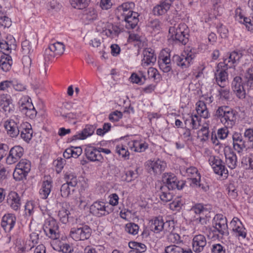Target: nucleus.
<instances>
[{
    "label": "nucleus",
    "mask_w": 253,
    "mask_h": 253,
    "mask_svg": "<svg viewBox=\"0 0 253 253\" xmlns=\"http://www.w3.org/2000/svg\"><path fill=\"white\" fill-rule=\"evenodd\" d=\"M238 113L228 106L218 107L215 112L214 116L219 119L225 128L218 129L217 137L224 139L228 135V128H232L236 124Z\"/></svg>",
    "instance_id": "f257e3e1"
},
{
    "label": "nucleus",
    "mask_w": 253,
    "mask_h": 253,
    "mask_svg": "<svg viewBox=\"0 0 253 253\" xmlns=\"http://www.w3.org/2000/svg\"><path fill=\"white\" fill-rule=\"evenodd\" d=\"M170 38L176 43L186 44L189 41V30L187 26L183 23L175 24L169 28Z\"/></svg>",
    "instance_id": "f03ea898"
},
{
    "label": "nucleus",
    "mask_w": 253,
    "mask_h": 253,
    "mask_svg": "<svg viewBox=\"0 0 253 253\" xmlns=\"http://www.w3.org/2000/svg\"><path fill=\"white\" fill-rule=\"evenodd\" d=\"M31 168V162L27 159H21L17 164L13 173V178L16 181L25 178Z\"/></svg>",
    "instance_id": "7ed1b4c3"
},
{
    "label": "nucleus",
    "mask_w": 253,
    "mask_h": 253,
    "mask_svg": "<svg viewBox=\"0 0 253 253\" xmlns=\"http://www.w3.org/2000/svg\"><path fill=\"white\" fill-rule=\"evenodd\" d=\"M212 224L213 233L217 232L221 236L229 235L227 219L223 215L216 214L213 219Z\"/></svg>",
    "instance_id": "20e7f679"
},
{
    "label": "nucleus",
    "mask_w": 253,
    "mask_h": 253,
    "mask_svg": "<svg viewBox=\"0 0 253 253\" xmlns=\"http://www.w3.org/2000/svg\"><path fill=\"white\" fill-rule=\"evenodd\" d=\"M195 55L190 50L184 51L180 55H174L172 57V62L182 69L188 68L194 58Z\"/></svg>",
    "instance_id": "39448f33"
},
{
    "label": "nucleus",
    "mask_w": 253,
    "mask_h": 253,
    "mask_svg": "<svg viewBox=\"0 0 253 253\" xmlns=\"http://www.w3.org/2000/svg\"><path fill=\"white\" fill-rule=\"evenodd\" d=\"M91 230L87 225L79 228H73L70 231L71 237L76 241L85 240L89 238Z\"/></svg>",
    "instance_id": "423d86ee"
},
{
    "label": "nucleus",
    "mask_w": 253,
    "mask_h": 253,
    "mask_svg": "<svg viewBox=\"0 0 253 253\" xmlns=\"http://www.w3.org/2000/svg\"><path fill=\"white\" fill-rule=\"evenodd\" d=\"M19 108L21 112L31 119H34L37 115L35 110L30 98H22L19 102Z\"/></svg>",
    "instance_id": "0eeeda50"
},
{
    "label": "nucleus",
    "mask_w": 253,
    "mask_h": 253,
    "mask_svg": "<svg viewBox=\"0 0 253 253\" xmlns=\"http://www.w3.org/2000/svg\"><path fill=\"white\" fill-rule=\"evenodd\" d=\"M163 181L165 185L161 187L162 190L166 188L169 190H173L175 188L180 190L185 184L182 181H177V178L173 174H168V176H165L163 178Z\"/></svg>",
    "instance_id": "6e6552de"
},
{
    "label": "nucleus",
    "mask_w": 253,
    "mask_h": 253,
    "mask_svg": "<svg viewBox=\"0 0 253 253\" xmlns=\"http://www.w3.org/2000/svg\"><path fill=\"white\" fill-rule=\"evenodd\" d=\"M90 211L92 214L101 217L108 214L112 210L109 206L103 202L97 201L94 202L90 207Z\"/></svg>",
    "instance_id": "1a4fd4ad"
},
{
    "label": "nucleus",
    "mask_w": 253,
    "mask_h": 253,
    "mask_svg": "<svg viewBox=\"0 0 253 253\" xmlns=\"http://www.w3.org/2000/svg\"><path fill=\"white\" fill-rule=\"evenodd\" d=\"M24 149L20 146L17 145L11 148L6 158L7 164L12 165L17 162L23 155Z\"/></svg>",
    "instance_id": "9d476101"
},
{
    "label": "nucleus",
    "mask_w": 253,
    "mask_h": 253,
    "mask_svg": "<svg viewBox=\"0 0 253 253\" xmlns=\"http://www.w3.org/2000/svg\"><path fill=\"white\" fill-rule=\"evenodd\" d=\"M209 163L212 167L214 172L220 175L227 174L228 170L225 169L223 162L217 157H211Z\"/></svg>",
    "instance_id": "9b49d317"
},
{
    "label": "nucleus",
    "mask_w": 253,
    "mask_h": 253,
    "mask_svg": "<svg viewBox=\"0 0 253 253\" xmlns=\"http://www.w3.org/2000/svg\"><path fill=\"white\" fill-rule=\"evenodd\" d=\"M143 58L141 65L144 66H152L156 61V54L154 50L150 48H145L143 51Z\"/></svg>",
    "instance_id": "f8f14e48"
},
{
    "label": "nucleus",
    "mask_w": 253,
    "mask_h": 253,
    "mask_svg": "<svg viewBox=\"0 0 253 253\" xmlns=\"http://www.w3.org/2000/svg\"><path fill=\"white\" fill-rule=\"evenodd\" d=\"M233 91L239 99H243L246 97V92L242 83V79L240 77L234 78L232 83Z\"/></svg>",
    "instance_id": "ddd939ff"
},
{
    "label": "nucleus",
    "mask_w": 253,
    "mask_h": 253,
    "mask_svg": "<svg viewBox=\"0 0 253 253\" xmlns=\"http://www.w3.org/2000/svg\"><path fill=\"white\" fill-rule=\"evenodd\" d=\"M233 91L239 99H243L246 97V92L242 83V79L240 77L234 78L232 83Z\"/></svg>",
    "instance_id": "4468645a"
},
{
    "label": "nucleus",
    "mask_w": 253,
    "mask_h": 253,
    "mask_svg": "<svg viewBox=\"0 0 253 253\" xmlns=\"http://www.w3.org/2000/svg\"><path fill=\"white\" fill-rule=\"evenodd\" d=\"M149 172L152 171L155 174H159L164 170L166 164L163 161L158 159L156 161H148L147 162Z\"/></svg>",
    "instance_id": "2eb2a0df"
},
{
    "label": "nucleus",
    "mask_w": 253,
    "mask_h": 253,
    "mask_svg": "<svg viewBox=\"0 0 253 253\" xmlns=\"http://www.w3.org/2000/svg\"><path fill=\"white\" fill-rule=\"evenodd\" d=\"M15 216L11 213L5 214L2 218L1 226L6 232H10L16 223Z\"/></svg>",
    "instance_id": "dca6fc26"
},
{
    "label": "nucleus",
    "mask_w": 253,
    "mask_h": 253,
    "mask_svg": "<svg viewBox=\"0 0 253 253\" xmlns=\"http://www.w3.org/2000/svg\"><path fill=\"white\" fill-rule=\"evenodd\" d=\"M174 0H164L153 8V13L156 15H162L166 13L170 8Z\"/></svg>",
    "instance_id": "f3484780"
},
{
    "label": "nucleus",
    "mask_w": 253,
    "mask_h": 253,
    "mask_svg": "<svg viewBox=\"0 0 253 253\" xmlns=\"http://www.w3.org/2000/svg\"><path fill=\"white\" fill-rule=\"evenodd\" d=\"M242 56V55L241 53H239L235 51H233L230 54L228 59H224L223 63L220 62L218 64V67L219 66L222 67V64H224V65L223 66V67H226V69H228V68H231L234 64L236 63L240 60Z\"/></svg>",
    "instance_id": "a211bd4d"
},
{
    "label": "nucleus",
    "mask_w": 253,
    "mask_h": 253,
    "mask_svg": "<svg viewBox=\"0 0 253 253\" xmlns=\"http://www.w3.org/2000/svg\"><path fill=\"white\" fill-rule=\"evenodd\" d=\"M4 126L8 134L12 137L17 136L20 133V126H18L17 123L12 120L6 121Z\"/></svg>",
    "instance_id": "6ab92c4d"
},
{
    "label": "nucleus",
    "mask_w": 253,
    "mask_h": 253,
    "mask_svg": "<svg viewBox=\"0 0 253 253\" xmlns=\"http://www.w3.org/2000/svg\"><path fill=\"white\" fill-rule=\"evenodd\" d=\"M139 14L137 12H131L130 14L123 17L124 20L126 22V27L128 29H132L137 25L139 21Z\"/></svg>",
    "instance_id": "aec40b11"
},
{
    "label": "nucleus",
    "mask_w": 253,
    "mask_h": 253,
    "mask_svg": "<svg viewBox=\"0 0 253 253\" xmlns=\"http://www.w3.org/2000/svg\"><path fill=\"white\" fill-rule=\"evenodd\" d=\"M20 133L21 137L25 141L29 142L32 138L33 130L30 124L23 123L20 126Z\"/></svg>",
    "instance_id": "412c9836"
},
{
    "label": "nucleus",
    "mask_w": 253,
    "mask_h": 253,
    "mask_svg": "<svg viewBox=\"0 0 253 253\" xmlns=\"http://www.w3.org/2000/svg\"><path fill=\"white\" fill-rule=\"evenodd\" d=\"M96 126L93 125H86L81 133L72 136V140L78 139L84 140L87 137L92 135L94 132Z\"/></svg>",
    "instance_id": "4be33fe9"
},
{
    "label": "nucleus",
    "mask_w": 253,
    "mask_h": 253,
    "mask_svg": "<svg viewBox=\"0 0 253 253\" xmlns=\"http://www.w3.org/2000/svg\"><path fill=\"white\" fill-rule=\"evenodd\" d=\"M206 244V237L203 235H196L193 239V249L195 252H202Z\"/></svg>",
    "instance_id": "5701e85b"
},
{
    "label": "nucleus",
    "mask_w": 253,
    "mask_h": 253,
    "mask_svg": "<svg viewBox=\"0 0 253 253\" xmlns=\"http://www.w3.org/2000/svg\"><path fill=\"white\" fill-rule=\"evenodd\" d=\"M7 203L13 210H18L21 205L18 194L16 192L11 191L8 195Z\"/></svg>",
    "instance_id": "b1692460"
},
{
    "label": "nucleus",
    "mask_w": 253,
    "mask_h": 253,
    "mask_svg": "<svg viewBox=\"0 0 253 253\" xmlns=\"http://www.w3.org/2000/svg\"><path fill=\"white\" fill-rule=\"evenodd\" d=\"M50 244L55 251L62 252L63 253H71L73 250L69 244H64L60 240L51 241Z\"/></svg>",
    "instance_id": "393cba45"
},
{
    "label": "nucleus",
    "mask_w": 253,
    "mask_h": 253,
    "mask_svg": "<svg viewBox=\"0 0 253 253\" xmlns=\"http://www.w3.org/2000/svg\"><path fill=\"white\" fill-rule=\"evenodd\" d=\"M13 108L11 100L7 96H0V111H4L7 115L13 111Z\"/></svg>",
    "instance_id": "a878e982"
},
{
    "label": "nucleus",
    "mask_w": 253,
    "mask_h": 253,
    "mask_svg": "<svg viewBox=\"0 0 253 253\" xmlns=\"http://www.w3.org/2000/svg\"><path fill=\"white\" fill-rule=\"evenodd\" d=\"M226 67L221 70H217L215 73L216 82L218 85L221 88H224L227 84L228 74L226 71Z\"/></svg>",
    "instance_id": "bb28decb"
},
{
    "label": "nucleus",
    "mask_w": 253,
    "mask_h": 253,
    "mask_svg": "<svg viewBox=\"0 0 253 253\" xmlns=\"http://www.w3.org/2000/svg\"><path fill=\"white\" fill-rule=\"evenodd\" d=\"M233 145L234 149L238 152H240L243 147H245V141L242 134L239 132H235L232 135Z\"/></svg>",
    "instance_id": "cd10ccee"
},
{
    "label": "nucleus",
    "mask_w": 253,
    "mask_h": 253,
    "mask_svg": "<svg viewBox=\"0 0 253 253\" xmlns=\"http://www.w3.org/2000/svg\"><path fill=\"white\" fill-rule=\"evenodd\" d=\"M151 230L156 233H159L165 228V222L162 217H155L152 220Z\"/></svg>",
    "instance_id": "c85d7f7f"
},
{
    "label": "nucleus",
    "mask_w": 253,
    "mask_h": 253,
    "mask_svg": "<svg viewBox=\"0 0 253 253\" xmlns=\"http://www.w3.org/2000/svg\"><path fill=\"white\" fill-rule=\"evenodd\" d=\"M65 50V45L62 42H56L49 45L48 48L45 50L46 53L49 51L54 53L55 55H62Z\"/></svg>",
    "instance_id": "c756f323"
},
{
    "label": "nucleus",
    "mask_w": 253,
    "mask_h": 253,
    "mask_svg": "<svg viewBox=\"0 0 253 253\" xmlns=\"http://www.w3.org/2000/svg\"><path fill=\"white\" fill-rule=\"evenodd\" d=\"M69 205L66 203L62 204L61 209L59 211L58 215L60 218L61 221L63 223H66L68 221L69 214Z\"/></svg>",
    "instance_id": "7c9ffc66"
},
{
    "label": "nucleus",
    "mask_w": 253,
    "mask_h": 253,
    "mask_svg": "<svg viewBox=\"0 0 253 253\" xmlns=\"http://www.w3.org/2000/svg\"><path fill=\"white\" fill-rule=\"evenodd\" d=\"M135 4L133 2H126L123 3L119 6V10L121 11V14L123 17L130 14L131 12H134L133 9L134 8Z\"/></svg>",
    "instance_id": "2f4dec72"
},
{
    "label": "nucleus",
    "mask_w": 253,
    "mask_h": 253,
    "mask_svg": "<svg viewBox=\"0 0 253 253\" xmlns=\"http://www.w3.org/2000/svg\"><path fill=\"white\" fill-rule=\"evenodd\" d=\"M159 65L161 70L164 73H168L171 70V61L169 56L164 57L162 59H159Z\"/></svg>",
    "instance_id": "473e14b6"
},
{
    "label": "nucleus",
    "mask_w": 253,
    "mask_h": 253,
    "mask_svg": "<svg viewBox=\"0 0 253 253\" xmlns=\"http://www.w3.org/2000/svg\"><path fill=\"white\" fill-rule=\"evenodd\" d=\"M226 163L231 169H234L237 166V158L236 155L233 152L225 153Z\"/></svg>",
    "instance_id": "72a5a7b5"
},
{
    "label": "nucleus",
    "mask_w": 253,
    "mask_h": 253,
    "mask_svg": "<svg viewBox=\"0 0 253 253\" xmlns=\"http://www.w3.org/2000/svg\"><path fill=\"white\" fill-rule=\"evenodd\" d=\"M52 185L50 181L48 180L44 181L42 185V188L40 190V193L42 199H45L50 193Z\"/></svg>",
    "instance_id": "f704fd0d"
},
{
    "label": "nucleus",
    "mask_w": 253,
    "mask_h": 253,
    "mask_svg": "<svg viewBox=\"0 0 253 253\" xmlns=\"http://www.w3.org/2000/svg\"><path fill=\"white\" fill-rule=\"evenodd\" d=\"M196 111L197 113L204 118H208L209 112L206 105L204 102L199 101L197 104Z\"/></svg>",
    "instance_id": "c9c22d12"
},
{
    "label": "nucleus",
    "mask_w": 253,
    "mask_h": 253,
    "mask_svg": "<svg viewBox=\"0 0 253 253\" xmlns=\"http://www.w3.org/2000/svg\"><path fill=\"white\" fill-rule=\"evenodd\" d=\"M90 0H70L72 6L79 9L86 8L89 4Z\"/></svg>",
    "instance_id": "e433bc0d"
},
{
    "label": "nucleus",
    "mask_w": 253,
    "mask_h": 253,
    "mask_svg": "<svg viewBox=\"0 0 253 253\" xmlns=\"http://www.w3.org/2000/svg\"><path fill=\"white\" fill-rule=\"evenodd\" d=\"M44 232L46 236L52 240V241H54V240H59L58 238L59 237V234L58 233V226L54 228H52L51 229H49L47 230H44Z\"/></svg>",
    "instance_id": "4c0bfd02"
},
{
    "label": "nucleus",
    "mask_w": 253,
    "mask_h": 253,
    "mask_svg": "<svg viewBox=\"0 0 253 253\" xmlns=\"http://www.w3.org/2000/svg\"><path fill=\"white\" fill-rule=\"evenodd\" d=\"M238 17L239 18L240 22L246 26L248 31L253 32V23L252 22V20L249 18L243 16L240 13L237 15V17Z\"/></svg>",
    "instance_id": "58836bf2"
},
{
    "label": "nucleus",
    "mask_w": 253,
    "mask_h": 253,
    "mask_svg": "<svg viewBox=\"0 0 253 253\" xmlns=\"http://www.w3.org/2000/svg\"><path fill=\"white\" fill-rule=\"evenodd\" d=\"M21 46L23 55H29L33 51V46L31 42L27 40L22 42Z\"/></svg>",
    "instance_id": "ea45409f"
},
{
    "label": "nucleus",
    "mask_w": 253,
    "mask_h": 253,
    "mask_svg": "<svg viewBox=\"0 0 253 253\" xmlns=\"http://www.w3.org/2000/svg\"><path fill=\"white\" fill-rule=\"evenodd\" d=\"M139 226L134 223L129 222L125 226V231L130 234L135 235L137 234Z\"/></svg>",
    "instance_id": "a19ab883"
},
{
    "label": "nucleus",
    "mask_w": 253,
    "mask_h": 253,
    "mask_svg": "<svg viewBox=\"0 0 253 253\" xmlns=\"http://www.w3.org/2000/svg\"><path fill=\"white\" fill-rule=\"evenodd\" d=\"M58 226L56 220L52 217H49L46 219L44 221V223L43 225V230H47L52 228H55Z\"/></svg>",
    "instance_id": "79ce46f5"
},
{
    "label": "nucleus",
    "mask_w": 253,
    "mask_h": 253,
    "mask_svg": "<svg viewBox=\"0 0 253 253\" xmlns=\"http://www.w3.org/2000/svg\"><path fill=\"white\" fill-rule=\"evenodd\" d=\"M74 191V188H72L69 184L65 183L62 184L60 188L61 195L62 197L67 198L71 194V191Z\"/></svg>",
    "instance_id": "37998d69"
},
{
    "label": "nucleus",
    "mask_w": 253,
    "mask_h": 253,
    "mask_svg": "<svg viewBox=\"0 0 253 253\" xmlns=\"http://www.w3.org/2000/svg\"><path fill=\"white\" fill-rule=\"evenodd\" d=\"M122 31L121 29L116 25H112L106 32V35L108 37L114 38V37L118 36Z\"/></svg>",
    "instance_id": "c03bdc74"
},
{
    "label": "nucleus",
    "mask_w": 253,
    "mask_h": 253,
    "mask_svg": "<svg viewBox=\"0 0 253 253\" xmlns=\"http://www.w3.org/2000/svg\"><path fill=\"white\" fill-rule=\"evenodd\" d=\"M116 151L119 155L122 156V158L125 159H128L129 153L126 148V146L123 145L117 146L116 147Z\"/></svg>",
    "instance_id": "a18cd8bd"
},
{
    "label": "nucleus",
    "mask_w": 253,
    "mask_h": 253,
    "mask_svg": "<svg viewBox=\"0 0 253 253\" xmlns=\"http://www.w3.org/2000/svg\"><path fill=\"white\" fill-rule=\"evenodd\" d=\"M65 178L67 179L66 183L73 188L77 184V177L72 174H66Z\"/></svg>",
    "instance_id": "49530a36"
},
{
    "label": "nucleus",
    "mask_w": 253,
    "mask_h": 253,
    "mask_svg": "<svg viewBox=\"0 0 253 253\" xmlns=\"http://www.w3.org/2000/svg\"><path fill=\"white\" fill-rule=\"evenodd\" d=\"M246 78L247 79V85H250L251 87L253 86V67L249 68L247 71Z\"/></svg>",
    "instance_id": "de8ad7c7"
},
{
    "label": "nucleus",
    "mask_w": 253,
    "mask_h": 253,
    "mask_svg": "<svg viewBox=\"0 0 253 253\" xmlns=\"http://www.w3.org/2000/svg\"><path fill=\"white\" fill-rule=\"evenodd\" d=\"M165 252L166 253H182L183 249L175 245H172L167 247Z\"/></svg>",
    "instance_id": "09e8293b"
},
{
    "label": "nucleus",
    "mask_w": 253,
    "mask_h": 253,
    "mask_svg": "<svg viewBox=\"0 0 253 253\" xmlns=\"http://www.w3.org/2000/svg\"><path fill=\"white\" fill-rule=\"evenodd\" d=\"M10 50L11 48L6 42L3 40L0 41V52L6 54L10 52Z\"/></svg>",
    "instance_id": "8fccbe9b"
},
{
    "label": "nucleus",
    "mask_w": 253,
    "mask_h": 253,
    "mask_svg": "<svg viewBox=\"0 0 253 253\" xmlns=\"http://www.w3.org/2000/svg\"><path fill=\"white\" fill-rule=\"evenodd\" d=\"M123 116V114L121 112L115 111L110 114L109 116V119L112 122H118Z\"/></svg>",
    "instance_id": "3c124183"
},
{
    "label": "nucleus",
    "mask_w": 253,
    "mask_h": 253,
    "mask_svg": "<svg viewBox=\"0 0 253 253\" xmlns=\"http://www.w3.org/2000/svg\"><path fill=\"white\" fill-rule=\"evenodd\" d=\"M97 149H85V155L87 158L91 161H95L94 158L96 157V152Z\"/></svg>",
    "instance_id": "603ef678"
},
{
    "label": "nucleus",
    "mask_w": 253,
    "mask_h": 253,
    "mask_svg": "<svg viewBox=\"0 0 253 253\" xmlns=\"http://www.w3.org/2000/svg\"><path fill=\"white\" fill-rule=\"evenodd\" d=\"M219 93L221 98L225 100H228L230 98V91L228 89L222 88L219 90Z\"/></svg>",
    "instance_id": "864d4df0"
},
{
    "label": "nucleus",
    "mask_w": 253,
    "mask_h": 253,
    "mask_svg": "<svg viewBox=\"0 0 253 253\" xmlns=\"http://www.w3.org/2000/svg\"><path fill=\"white\" fill-rule=\"evenodd\" d=\"M70 149L72 153V157L77 158L82 153V149L81 147H71Z\"/></svg>",
    "instance_id": "5fc2aeb1"
},
{
    "label": "nucleus",
    "mask_w": 253,
    "mask_h": 253,
    "mask_svg": "<svg viewBox=\"0 0 253 253\" xmlns=\"http://www.w3.org/2000/svg\"><path fill=\"white\" fill-rule=\"evenodd\" d=\"M146 246L142 243H138L136 250H130L128 253H143L146 251Z\"/></svg>",
    "instance_id": "6e6d98bb"
},
{
    "label": "nucleus",
    "mask_w": 253,
    "mask_h": 253,
    "mask_svg": "<svg viewBox=\"0 0 253 253\" xmlns=\"http://www.w3.org/2000/svg\"><path fill=\"white\" fill-rule=\"evenodd\" d=\"M87 18L89 20H93L97 18V13L94 8H89L87 13Z\"/></svg>",
    "instance_id": "4d7b16f0"
},
{
    "label": "nucleus",
    "mask_w": 253,
    "mask_h": 253,
    "mask_svg": "<svg viewBox=\"0 0 253 253\" xmlns=\"http://www.w3.org/2000/svg\"><path fill=\"white\" fill-rule=\"evenodd\" d=\"M191 121L193 129H198L200 126L199 117L197 115L191 117Z\"/></svg>",
    "instance_id": "13d9d810"
},
{
    "label": "nucleus",
    "mask_w": 253,
    "mask_h": 253,
    "mask_svg": "<svg viewBox=\"0 0 253 253\" xmlns=\"http://www.w3.org/2000/svg\"><path fill=\"white\" fill-rule=\"evenodd\" d=\"M233 231L237 233V236L245 238L246 236L245 229L243 227L238 226L236 228H233Z\"/></svg>",
    "instance_id": "bf43d9fd"
},
{
    "label": "nucleus",
    "mask_w": 253,
    "mask_h": 253,
    "mask_svg": "<svg viewBox=\"0 0 253 253\" xmlns=\"http://www.w3.org/2000/svg\"><path fill=\"white\" fill-rule=\"evenodd\" d=\"M161 200L164 203L170 201L172 198V195L170 193L162 192V194L160 195Z\"/></svg>",
    "instance_id": "052dcab7"
},
{
    "label": "nucleus",
    "mask_w": 253,
    "mask_h": 253,
    "mask_svg": "<svg viewBox=\"0 0 253 253\" xmlns=\"http://www.w3.org/2000/svg\"><path fill=\"white\" fill-rule=\"evenodd\" d=\"M169 240L173 243H178L180 242V237L176 233H172L170 232L169 235Z\"/></svg>",
    "instance_id": "680f3d73"
},
{
    "label": "nucleus",
    "mask_w": 253,
    "mask_h": 253,
    "mask_svg": "<svg viewBox=\"0 0 253 253\" xmlns=\"http://www.w3.org/2000/svg\"><path fill=\"white\" fill-rule=\"evenodd\" d=\"M211 251L213 253H225V250L219 244H214L212 246Z\"/></svg>",
    "instance_id": "e2e57ef3"
},
{
    "label": "nucleus",
    "mask_w": 253,
    "mask_h": 253,
    "mask_svg": "<svg viewBox=\"0 0 253 253\" xmlns=\"http://www.w3.org/2000/svg\"><path fill=\"white\" fill-rule=\"evenodd\" d=\"M204 210V208L203 205L201 204H197L191 208V211L193 212L196 214H201L203 211Z\"/></svg>",
    "instance_id": "0e129e2a"
},
{
    "label": "nucleus",
    "mask_w": 253,
    "mask_h": 253,
    "mask_svg": "<svg viewBox=\"0 0 253 253\" xmlns=\"http://www.w3.org/2000/svg\"><path fill=\"white\" fill-rule=\"evenodd\" d=\"M8 150L7 145L0 143V160L6 155Z\"/></svg>",
    "instance_id": "69168bd1"
},
{
    "label": "nucleus",
    "mask_w": 253,
    "mask_h": 253,
    "mask_svg": "<svg viewBox=\"0 0 253 253\" xmlns=\"http://www.w3.org/2000/svg\"><path fill=\"white\" fill-rule=\"evenodd\" d=\"M244 137L250 142H253V128H248L244 132Z\"/></svg>",
    "instance_id": "338daca9"
},
{
    "label": "nucleus",
    "mask_w": 253,
    "mask_h": 253,
    "mask_svg": "<svg viewBox=\"0 0 253 253\" xmlns=\"http://www.w3.org/2000/svg\"><path fill=\"white\" fill-rule=\"evenodd\" d=\"M112 5L111 0H101L100 3V7L106 10L110 8Z\"/></svg>",
    "instance_id": "774afa93"
}]
</instances>
